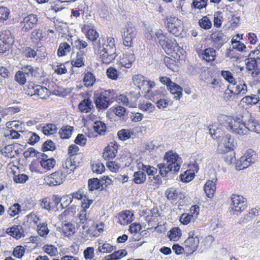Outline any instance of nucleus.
Listing matches in <instances>:
<instances>
[{
  "instance_id": "nucleus-1",
  "label": "nucleus",
  "mask_w": 260,
  "mask_h": 260,
  "mask_svg": "<svg viewBox=\"0 0 260 260\" xmlns=\"http://www.w3.org/2000/svg\"><path fill=\"white\" fill-rule=\"evenodd\" d=\"M99 34L94 29H89L86 32V37L93 42L95 52L100 54L103 63L108 64L116 57V48L113 38H107V41L104 38L99 37Z\"/></svg>"
},
{
  "instance_id": "nucleus-2",
  "label": "nucleus",
  "mask_w": 260,
  "mask_h": 260,
  "mask_svg": "<svg viewBox=\"0 0 260 260\" xmlns=\"http://www.w3.org/2000/svg\"><path fill=\"white\" fill-rule=\"evenodd\" d=\"M180 160L181 158L176 153L171 151L167 152L163 162L157 165L159 174L162 177H165L169 172H178L180 169Z\"/></svg>"
},
{
  "instance_id": "nucleus-3",
  "label": "nucleus",
  "mask_w": 260,
  "mask_h": 260,
  "mask_svg": "<svg viewBox=\"0 0 260 260\" xmlns=\"http://www.w3.org/2000/svg\"><path fill=\"white\" fill-rule=\"evenodd\" d=\"M94 98L96 108L106 109L113 102L115 98V91L112 89H101L94 92Z\"/></svg>"
},
{
  "instance_id": "nucleus-4",
  "label": "nucleus",
  "mask_w": 260,
  "mask_h": 260,
  "mask_svg": "<svg viewBox=\"0 0 260 260\" xmlns=\"http://www.w3.org/2000/svg\"><path fill=\"white\" fill-rule=\"evenodd\" d=\"M258 155L252 149H248L245 153L237 160L236 163L237 170H241L248 168L254 164L257 160Z\"/></svg>"
},
{
  "instance_id": "nucleus-5",
  "label": "nucleus",
  "mask_w": 260,
  "mask_h": 260,
  "mask_svg": "<svg viewBox=\"0 0 260 260\" xmlns=\"http://www.w3.org/2000/svg\"><path fill=\"white\" fill-rule=\"evenodd\" d=\"M245 118L235 117L231 120L229 123L228 128L232 132L239 135L247 134L245 127Z\"/></svg>"
},
{
  "instance_id": "nucleus-6",
  "label": "nucleus",
  "mask_w": 260,
  "mask_h": 260,
  "mask_svg": "<svg viewBox=\"0 0 260 260\" xmlns=\"http://www.w3.org/2000/svg\"><path fill=\"white\" fill-rule=\"evenodd\" d=\"M165 24L168 30L175 36H179L183 29L182 21L175 17L167 16Z\"/></svg>"
},
{
  "instance_id": "nucleus-7",
  "label": "nucleus",
  "mask_w": 260,
  "mask_h": 260,
  "mask_svg": "<svg viewBox=\"0 0 260 260\" xmlns=\"http://www.w3.org/2000/svg\"><path fill=\"white\" fill-rule=\"evenodd\" d=\"M196 231L189 232L187 239L184 242L185 251L189 254L197 250L200 243V239Z\"/></svg>"
},
{
  "instance_id": "nucleus-8",
  "label": "nucleus",
  "mask_w": 260,
  "mask_h": 260,
  "mask_svg": "<svg viewBox=\"0 0 260 260\" xmlns=\"http://www.w3.org/2000/svg\"><path fill=\"white\" fill-rule=\"evenodd\" d=\"M232 201L231 208L233 211L241 213L245 210L247 207V200L241 196L232 194L231 197Z\"/></svg>"
},
{
  "instance_id": "nucleus-9",
  "label": "nucleus",
  "mask_w": 260,
  "mask_h": 260,
  "mask_svg": "<svg viewBox=\"0 0 260 260\" xmlns=\"http://www.w3.org/2000/svg\"><path fill=\"white\" fill-rule=\"evenodd\" d=\"M234 144L233 140L230 135L226 134L219 140L217 147V151L219 153H225L230 150H233Z\"/></svg>"
},
{
  "instance_id": "nucleus-10",
  "label": "nucleus",
  "mask_w": 260,
  "mask_h": 260,
  "mask_svg": "<svg viewBox=\"0 0 260 260\" xmlns=\"http://www.w3.org/2000/svg\"><path fill=\"white\" fill-rule=\"evenodd\" d=\"M243 118H245V127L248 131L260 134V123L256 120L249 112H246Z\"/></svg>"
},
{
  "instance_id": "nucleus-11",
  "label": "nucleus",
  "mask_w": 260,
  "mask_h": 260,
  "mask_svg": "<svg viewBox=\"0 0 260 260\" xmlns=\"http://www.w3.org/2000/svg\"><path fill=\"white\" fill-rule=\"evenodd\" d=\"M38 22V17L37 15L30 14L24 17L20 24L22 30L24 32H27L35 27Z\"/></svg>"
},
{
  "instance_id": "nucleus-12",
  "label": "nucleus",
  "mask_w": 260,
  "mask_h": 260,
  "mask_svg": "<svg viewBox=\"0 0 260 260\" xmlns=\"http://www.w3.org/2000/svg\"><path fill=\"white\" fill-rule=\"evenodd\" d=\"M137 35V31L135 27L128 25L124 31L122 32L123 44L126 47H131L133 43V40Z\"/></svg>"
},
{
  "instance_id": "nucleus-13",
  "label": "nucleus",
  "mask_w": 260,
  "mask_h": 260,
  "mask_svg": "<svg viewBox=\"0 0 260 260\" xmlns=\"http://www.w3.org/2000/svg\"><path fill=\"white\" fill-rule=\"evenodd\" d=\"M65 178L59 170L44 178L45 182L50 186L59 185L63 182Z\"/></svg>"
},
{
  "instance_id": "nucleus-14",
  "label": "nucleus",
  "mask_w": 260,
  "mask_h": 260,
  "mask_svg": "<svg viewBox=\"0 0 260 260\" xmlns=\"http://www.w3.org/2000/svg\"><path fill=\"white\" fill-rule=\"evenodd\" d=\"M159 44L167 54L178 50V44L174 38L166 37V39L162 40Z\"/></svg>"
},
{
  "instance_id": "nucleus-15",
  "label": "nucleus",
  "mask_w": 260,
  "mask_h": 260,
  "mask_svg": "<svg viewBox=\"0 0 260 260\" xmlns=\"http://www.w3.org/2000/svg\"><path fill=\"white\" fill-rule=\"evenodd\" d=\"M236 84L233 85L232 90H230V93L234 94L237 98L245 94L247 91L246 84L243 81H236Z\"/></svg>"
},
{
  "instance_id": "nucleus-16",
  "label": "nucleus",
  "mask_w": 260,
  "mask_h": 260,
  "mask_svg": "<svg viewBox=\"0 0 260 260\" xmlns=\"http://www.w3.org/2000/svg\"><path fill=\"white\" fill-rule=\"evenodd\" d=\"M74 163L75 162H73L72 161L71 158H68L62 164V168L59 170V171H60V173L64 178H66L68 175L71 174L75 170L76 167Z\"/></svg>"
},
{
  "instance_id": "nucleus-17",
  "label": "nucleus",
  "mask_w": 260,
  "mask_h": 260,
  "mask_svg": "<svg viewBox=\"0 0 260 260\" xmlns=\"http://www.w3.org/2000/svg\"><path fill=\"white\" fill-rule=\"evenodd\" d=\"M135 59L134 53L123 54L120 56L119 63L125 68H130Z\"/></svg>"
},
{
  "instance_id": "nucleus-18",
  "label": "nucleus",
  "mask_w": 260,
  "mask_h": 260,
  "mask_svg": "<svg viewBox=\"0 0 260 260\" xmlns=\"http://www.w3.org/2000/svg\"><path fill=\"white\" fill-rule=\"evenodd\" d=\"M117 145L114 143H110L104 149L103 157L105 159L114 158L117 153Z\"/></svg>"
},
{
  "instance_id": "nucleus-19",
  "label": "nucleus",
  "mask_w": 260,
  "mask_h": 260,
  "mask_svg": "<svg viewBox=\"0 0 260 260\" xmlns=\"http://www.w3.org/2000/svg\"><path fill=\"white\" fill-rule=\"evenodd\" d=\"M210 39L212 42L221 47L228 41V38L221 31L213 32L211 34Z\"/></svg>"
},
{
  "instance_id": "nucleus-20",
  "label": "nucleus",
  "mask_w": 260,
  "mask_h": 260,
  "mask_svg": "<svg viewBox=\"0 0 260 260\" xmlns=\"http://www.w3.org/2000/svg\"><path fill=\"white\" fill-rule=\"evenodd\" d=\"M134 214L132 211L126 210L122 211L118 214L119 222L121 224H127L133 220Z\"/></svg>"
},
{
  "instance_id": "nucleus-21",
  "label": "nucleus",
  "mask_w": 260,
  "mask_h": 260,
  "mask_svg": "<svg viewBox=\"0 0 260 260\" xmlns=\"http://www.w3.org/2000/svg\"><path fill=\"white\" fill-rule=\"evenodd\" d=\"M6 232L16 239H20L21 237L24 236V231L20 225H14L11 228H9L7 229Z\"/></svg>"
},
{
  "instance_id": "nucleus-22",
  "label": "nucleus",
  "mask_w": 260,
  "mask_h": 260,
  "mask_svg": "<svg viewBox=\"0 0 260 260\" xmlns=\"http://www.w3.org/2000/svg\"><path fill=\"white\" fill-rule=\"evenodd\" d=\"M199 56L206 61H212L215 60L216 51L213 48H208L199 54Z\"/></svg>"
},
{
  "instance_id": "nucleus-23",
  "label": "nucleus",
  "mask_w": 260,
  "mask_h": 260,
  "mask_svg": "<svg viewBox=\"0 0 260 260\" xmlns=\"http://www.w3.org/2000/svg\"><path fill=\"white\" fill-rule=\"evenodd\" d=\"M93 105L91 100L89 99H84L78 105L80 111L82 113H87L90 112Z\"/></svg>"
},
{
  "instance_id": "nucleus-24",
  "label": "nucleus",
  "mask_w": 260,
  "mask_h": 260,
  "mask_svg": "<svg viewBox=\"0 0 260 260\" xmlns=\"http://www.w3.org/2000/svg\"><path fill=\"white\" fill-rule=\"evenodd\" d=\"M169 89L170 90L171 93L173 94H174V99L176 100H179L182 95V90L183 89L179 85L177 84L172 82L169 84V86L168 87Z\"/></svg>"
},
{
  "instance_id": "nucleus-25",
  "label": "nucleus",
  "mask_w": 260,
  "mask_h": 260,
  "mask_svg": "<svg viewBox=\"0 0 260 260\" xmlns=\"http://www.w3.org/2000/svg\"><path fill=\"white\" fill-rule=\"evenodd\" d=\"M216 180H208L207 181L204 186V190L208 198H211L216 190Z\"/></svg>"
},
{
  "instance_id": "nucleus-26",
  "label": "nucleus",
  "mask_w": 260,
  "mask_h": 260,
  "mask_svg": "<svg viewBox=\"0 0 260 260\" xmlns=\"http://www.w3.org/2000/svg\"><path fill=\"white\" fill-rule=\"evenodd\" d=\"M96 78L93 74L90 72L84 73L83 82L86 87L92 86L95 83Z\"/></svg>"
},
{
  "instance_id": "nucleus-27",
  "label": "nucleus",
  "mask_w": 260,
  "mask_h": 260,
  "mask_svg": "<svg viewBox=\"0 0 260 260\" xmlns=\"http://www.w3.org/2000/svg\"><path fill=\"white\" fill-rule=\"evenodd\" d=\"M84 53L82 51L77 52L76 57L72 60V64L76 67H81L84 66Z\"/></svg>"
},
{
  "instance_id": "nucleus-28",
  "label": "nucleus",
  "mask_w": 260,
  "mask_h": 260,
  "mask_svg": "<svg viewBox=\"0 0 260 260\" xmlns=\"http://www.w3.org/2000/svg\"><path fill=\"white\" fill-rule=\"evenodd\" d=\"M165 196L167 199L172 202L176 201L178 197V192L177 189L174 187L168 188L165 193Z\"/></svg>"
},
{
  "instance_id": "nucleus-29",
  "label": "nucleus",
  "mask_w": 260,
  "mask_h": 260,
  "mask_svg": "<svg viewBox=\"0 0 260 260\" xmlns=\"http://www.w3.org/2000/svg\"><path fill=\"white\" fill-rule=\"evenodd\" d=\"M139 170H141L143 172H145L149 176H154L157 173V169L155 168L149 166L144 165L143 164H140L138 165Z\"/></svg>"
},
{
  "instance_id": "nucleus-30",
  "label": "nucleus",
  "mask_w": 260,
  "mask_h": 260,
  "mask_svg": "<svg viewBox=\"0 0 260 260\" xmlns=\"http://www.w3.org/2000/svg\"><path fill=\"white\" fill-rule=\"evenodd\" d=\"M133 176V181L137 184L144 183L146 179L145 173L141 170H139V171L135 172Z\"/></svg>"
},
{
  "instance_id": "nucleus-31",
  "label": "nucleus",
  "mask_w": 260,
  "mask_h": 260,
  "mask_svg": "<svg viewBox=\"0 0 260 260\" xmlns=\"http://www.w3.org/2000/svg\"><path fill=\"white\" fill-rule=\"evenodd\" d=\"M88 183L89 190L90 191H93L94 190L100 189L101 186L102 187V189L103 188L100 180H99L96 178H93L89 179Z\"/></svg>"
},
{
  "instance_id": "nucleus-32",
  "label": "nucleus",
  "mask_w": 260,
  "mask_h": 260,
  "mask_svg": "<svg viewBox=\"0 0 260 260\" xmlns=\"http://www.w3.org/2000/svg\"><path fill=\"white\" fill-rule=\"evenodd\" d=\"M40 163L44 169L49 171L54 167L56 164V161L53 158H49V159L40 160Z\"/></svg>"
},
{
  "instance_id": "nucleus-33",
  "label": "nucleus",
  "mask_w": 260,
  "mask_h": 260,
  "mask_svg": "<svg viewBox=\"0 0 260 260\" xmlns=\"http://www.w3.org/2000/svg\"><path fill=\"white\" fill-rule=\"evenodd\" d=\"M73 131V127L69 125L63 126L61 129L59 131V134L60 137L62 139H68L69 138Z\"/></svg>"
},
{
  "instance_id": "nucleus-34",
  "label": "nucleus",
  "mask_w": 260,
  "mask_h": 260,
  "mask_svg": "<svg viewBox=\"0 0 260 260\" xmlns=\"http://www.w3.org/2000/svg\"><path fill=\"white\" fill-rule=\"evenodd\" d=\"M56 126L52 123L46 124L42 127V132L45 135H51L57 132Z\"/></svg>"
},
{
  "instance_id": "nucleus-35",
  "label": "nucleus",
  "mask_w": 260,
  "mask_h": 260,
  "mask_svg": "<svg viewBox=\"0 0 260 260\" xmlns=\"http://www.w3.org/2000/svg\"><path fill=\"white\" fill-rule=\"evenodd\" d=\"M258 215V211L256 209H252L248 214L243 217L241 218L240 222L241 223H246L251 220L254 217Z\"/></svg>"
},
{
  "instance_id": "nucleus-36",
  "label": "nucleus",
  "mask_w": 260,
  "mask_h": 260,
  "mask_svg": "<svg viewBox=\"0 0 260 260\" xmlns=\"http://www.w3.org/2000/svg\"><path fill=\"white\" fill-rule=\"evenodd\" d=\"M43 38L42 30L41 29H35L31 34L30 39L33 42L40 41L42 40Z\"/></svg>"
},
{
  "instance_id": "nucleus-37",
  "label": "nucleus",
  "mask_w": 260,
  "mask_h": 260,
  "mask_svg": "<svg viewBox=\"0 0 260 260\" xmlns=\"http://www.w3.org/2000/svg\"><path fill=\"white\" fill-rule=\"evenodd\" d=\"M62 231L64 234L69 237L75 232V228L73 224L70 222L66 223L62 226Z\"/></svg>"
},
{
  "instance_id": "nucleus-38",
  "label": "nucleus",
  "mask_w": 260,
  "mask_h": 260,
  "mask_svg": "<svg viewBox=\"0 0 260 260\" xmlns=\"http://www.w3.org/2000/svg\"><path fill=\"white\" fill-rule=\"evenodd\" d=\"M71 50L70 46L66 42L60 44L57 51V54L59 56L65 55L67 53L70 52Z\"/></svg>"
},
{
  "instance_id": "nucleus-39",
  "label": "nucleus",
  "mask_w": 260,
  "mask_h": 260,
  "mask_svg": "<svg viewBox=\"0 0 260 260\" xmlns=\"http://www.w3.org/2000/svg\"><path fill=\"white\" fill-rule=\"evenodd\" d=\"M133 80L135 85L137 86L140 89L145 85L146 82V80H145L144 77L140 74L134 76L133 77Z\"/></svg>"
},
{
  "instance_id": "nucleus-40",
  "label": "nucleus",
  "mask_w": 260,
  "mask_h": 260,
  "mask_svg": "<svg viewBox=\"0 0 260 260\" xmlns=\"http://www.w3.org/2000/svg\"><path fill=\"white\" fill-rule=\"evenodd\" d=\"M36 87L38 88V89L36 90L37 91L36 95L41 99H46L48 96V89L41 85H37Z\"/></svg>"
},
{
  "instance_id": "nucleus-41",
  "label": "nucleus",
  "mask_w": 260,
  "mask_h": 260,
  "mask_svg": "<svg viewBox=\"0 0 260 260\" xmlns=\"http://www.w3.org/2000/svg\"><path fill=\"white\" fill-rule=\"evenodd\" d=\"M139 108L143 111L147 112L148 113L152 112L155 109V106L149 102H144L139 105Z\"/></svg>"
},
{
  "instance_id": "nucleus-42",
  "label": "nucleus",
  "mask_w": 260,
  "mask_h": 260,
  "mask_svg": "<svg viewBox=\"0 0 260 260\" xmlns=\"http://www.w3.org/2000/svg\"><path fill=\"white\" fill-rule=\"evenodd\" d=\"M181 235V231L178 228H174L170 231L169 238L170 240L176 241L179 239Z\"/></svg>"
},
{
  "instance_id": "nucleus-43",
  "label": "nucleus",
  "mask_w": 260,
  "mask_h": 260,
  "mask_svg": "<svg viewBox=\"0 0 260 260\" xmlns=\"http://www.w3.org/2000/svg\"><path fill=\"white\" fill-rule=\"evenodd\" d=\"M49 232V230L47 227V224L46 222L40 223L38 225V233L41 237L46 236Z\"/></svg>"
},
{
  "instance_id": "nucleus-44",
  "label": "nucleus",
  "mask_w": 260,
  "mask_h": 260,
  "mask_svg": "<svg viewBox=\"0 0 260 260\" xmlns=\"http://www.w3.org/2000/svg\"><path fill=\"white\" fill-rule=\"evenodd\" d=\"M91 168L92 172L96 174H101L105 169L104 165L100 162H93L91 165Z\"/></svg>"
},
{
  "instance_id": "nucleus-45",
  "label": "nucleus",
  "mask_w": 260,
  "mask_h": 260,
  "mask_svg": "<svg viewBox=\"0 0 260 260\" xmlns=\"http://www.w3.org/2000/svg\"><path fill=\"white\" fill-rule=\"evenodd\" d=\"M43 249L51 256H55L58 253L57 248L52 245H45L43 247Z\"/></svg>"
},
{
  "instance_id": "nucleus-46",
  "label": "nucleus",
  "mask_w": 260,
  "mask_h": 260,
  "mask_svg": "<svg viewBox=\"0 0 260 260\" xmlns=\"http://www.w3.org/2000/svg\"><path fill=\"white\" fill-rule=\"evenodd\" d=\"M221 75L223 78L230 83L233 85L236 84L235 79L233 76L232 74L229 71H222Z\"/></svg>"
},
{
  "instance_id": "nucleus-47",
  "label": "nucleus",
  "mask_w": 260,
  "mask_h": 260,
  "mask_svg": "<svg viewBox=\"0 0 260 260\" xmlns=\"http://www.w3.org/2000/svg\"><path fill=\"white\" fill-rule=\"evenodd\" d=\"M94 131L98 134L102 135L106 132V124L102 121H96L93 126Z\"/></svg>"
},
{
  "instance_id": "nucleus-48",
  "label": "nucleus",
  "mask_w": 260,
  "mask_h": 260,
  "mask_svg": "<svg viewBox=\"0 0 260 260\" xmlns=\"http://www.w3.org/2000/svg\"><path fill=\"white\" fill-rule=\"evenodd\" d=\"M196 219V218L193 217V215L189 213L188 214H183L180 217V221L183 224H187L190 222H194Z\"/></svg>"
},
{
  "instance_id": "nucleus-49",
  "label": "nucleus",
  "mask_w": 260,
  "mask_h": 260,
  "mask_svg": "<svg viewBox=\"0 0 260 260\" xmlns=\"http://www.w3.org/2000/svg\"><path fill=\"white\" fill-rule=\"evenodd\" d=\"M10 13L9 9L7 7H0V21L7 20L9 17Z\"/></svg>"
},
{
  "instance_id": "nucleus-50",
  "label": "nucleus",
  "mask_w": 260,
  "mask_h": 260,
  "mask_svg": "<svg viewBox=\"0 0 260 260\" xmlns=\"http://www.w3.org/2000/svg\"><path fill=\"white\" fill-rule=\"evenodd\" d=\"M199 23L200 26L205 29H208L210 28L212 26L211 21L207 16L203 17L200 20Z\"/></svg>"
},
{
  "instance_id": "nucleus-51",
  "label": "nucleus",
  "mask_w": 260,
  "mask_h": 260,
  "mask_svg": "<svg viewBox=\"0 0 260 260\" xmlns=\"http://www.w3.org/2000/svg\"><path fill=\"white\" fill-rule=\"evenodd\" d=\"M118 138L122 141L129 139L131 136V132L129 129H122L118 131L117 133Z\"/></svg>"
},
{
  "instance_id": "nucleus-52",
  "label": "nucleus",
  "mask_w": 260,
  "mask_h": 260,
  "mask_svg": "<svg viewBox=\"0 0 260 260\" xmlns=\"http://www.w3.org/2000/svg\"><path fill=\"white\" fill-rule=\"evenodd\" d=\"M22 72L27 78L34 76L35 69L31 66L27 65L22 68Z\"/></svg>"
},
{
  "instance_id": "nucleus-53",
  "label": "nucleus",
  "mask_w": 260,
  "mask_h": 260,
  "mask_svg": "<svg viewBox=\"0 0 260 260\" xmlns=\"http://www.w3.org/2000/svg\"><path fill=\"white\" fill-rule=\"evenodd\" d=\"M21 211V206L17 203L9 207L8 213L11 216H14Z\"/></svg>"
},
{
  "instance_id": "nucleus-54",
  "label": "nucleus",
  "mask_w": 260,
  "mask_h": 260,
  "mask_svg": "<svg viewBox=\"0 0 260 260\" xmlns=\"http://www.w3.org/2000/svg\"><path fill=\"white\" fill-rule=\"evenodd\" d=\"M107 166L108 169L113 172H117L119 171L121 168V165L119 163L115 161H110L107 162Z\"/></svg>"
},
{
  "instance_id": "nucleus-55",
  "label": "nucleus",
  "mask_w": 260,
  "mask_h": 260,
  "mask_svg": "<svg viewBox=\"0 0 260 260\" xmlns=\"http://www.w3.org/2000/svg\"><path fill=\"white\" fill-rule=\"evenodd\" d=\"M25 252V249L24 247L17 246L14 248L13 254L15 257L21 258L24 255Z\"/></svg>"
},
{
  "instance_id": "nucleus-56",
  "label": "nucleus",
  "mask_w": 260,
  "mask_h": 260,
  "mask_svg": "<svg viewBox=\"0 0 260 260\" xmlns=\"http://www.w3.org/2000/svg\"><path fill=\"white\" fill-rule=\"evenodd\" d=\"M207 1L208 0H193L191 6L193 8L201 10L206 7Z\"/></svg>"
},
{
  "instance_id": "nucleus-57",
  "label": "nucleus",
  "mask_w": 260,
  "mask_h": 260,
  "mask_svg": "<svg viewBox=\"0 0 260 260\" xmlns=\"http://www.w3.org/2000/svg\"><path fill=\"white\" fill-rule=\"evenodd\" d=\"M55 143L51 140H47L45 141L43 146L42 150L43 151H46L48 150L53 151L55 149Z\"/></svg>"
},
{
  "instance_id": "nucleus-58",
  "label": "nucleus",
  "mask_w": 260,
  "mask_h": 260,
  "mask_svg": "<svg viewBox=\"0 0 260 260\" xmlns=\"http://www.w3.org/2000/svg\"><path fill=\"white\" fill-rule=\"evenodd\" d=\"M108 77L112 80H116L118 77L117 70L113 67H110L106 72Z\"/></svg>"
},
{
  "instance_id": "nucleus-59",
  "label": "nucleus",
  "mask_w": 260,
  "mask_h": 260,
  "mask_svg": "<svg viewBox=\"0 0 260 260\" xmlns=\"http://www.w3.org/2000/svg\"><path fill=\"white\" fill-rule=\"evenodd\" d=\"M15 78L16 81L21 85L24 84L26 81V77L21 71L16 73Z\"/></svg>"
},
{
  "instance_id": "nucleus-60",
  "label": "nucleus",
  "mask_w": 260,
  "mask_h": 260,
  "mask_svg": "<svg viewBox=\"0 0 260 260\" xmlns=\"http://www.w3.org/2000/svg\"><path fill=\"white\" fill-rule=\"evenodd\" d=\"M28 179V177L24 174H19L14 177V181L17 183H25Z\"/></svg>"
},
{
  "instance_id": "nucleus-61",
  "label": "nucleus",
  "mask_w": 260,
  "mask_h": 260,
  "mask_svg": "<svg viewBox=\"0 0 260 260\" xmlns=\"http://www.w3.org/2000/svg\"><path fill=\"white\" fill-rule=\"evenodd\" d=\"M72 45L73 46L76 47L77 49L81 51L82 49H84L87 47V43L83 40L77 39L72 43Z\"/></svg>"
},
{
  "instance_id": "nucleus-62",
  "label": "nucleus",
  "mask_w": 260,
  "mask_h": 260,
  "mask_svg": "<svg viewBox=\"0 0 260 260\" xmlns=\"http://www.w3.org/2000/svg\"><path fill=\"white\" fill-rule=\"evenodd\" d=\"M40 206L42 208L50 210L53 208L51 203L47 198H44L41 201Z\"/></svg>"
},
{
  "instance_id": "nucleus-63",
  "label": "nucleus",
  "mask_w": 260,
  "mask_h": 260,
  "mask_svg": "<svg viewBox=\"0 0 260 260\" xmlns=\"http://www.w3.org/2000/svg\"><path fill=\"white\" fill-rule=\"evenodd\" d=\"M87 139L83 134H78L75 140V143L81 146H84L86 143Z\"/></svg>"
},
{
  "instance_id": "nucleus-64",
  "label": "nucleus",
  "mask_w": 260,
  "mask_h": 260,
  "mask_svg": "<svg viewBox=\"0 0 260 260\" xmlns=\"http://www.w3.org/2000/svg\"><path fill=\"white\" fill-rule=\"evenodd\" d=\"M94 256V249L93 247H87L84 251V256L86 259H90Z\"/></svg>"
}]
</instances>
